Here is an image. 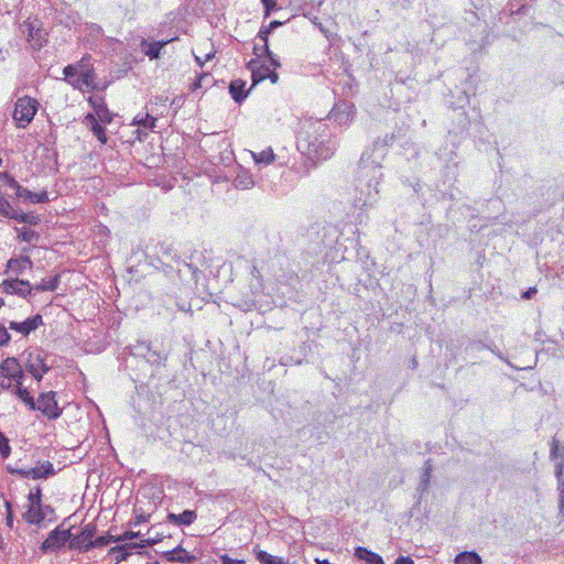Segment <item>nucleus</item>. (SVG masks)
Here are the masks:
<instances>
[{"mask_svg": "<svg viewBox=\"0 0 564 564\" xmlns=\"http://www.w3.org/2000/svg\"><path fill=\"white\" fill-rule=\"evenodd\" d=\"M392 141L393 137L387 138L380 150L377 149L379 141H376L371 152L366 151L362 153L358 164L357 183L352 198V207L355 209L367 210L377 203L379 196L378 186L382 177L381 161L386 154L384 148L391 144Z\"/></svg>", "mask_w": 564, "mask_h": 564, "instance_id": "1", "label": "nucleus"}, {"mask_svg": "<svg viewBox=\"0 0 564 564\" xmlns=\"http://www.w3.org/2000/svg\"><path fill=\"white\" fill-rule=\"evenodd\" d=\"M297 149L314 162L330 158L335 152L336 144L330 138L327 127L318 123L312 132L307 131L299 137Z\"/></svg>", "mask_w": 564, "mask_h": 564, "instance_id": "2", "label": "nucleus"}, {"mask_svg": "<svg viewBox=\"0 0 564 564\" xmlns=\"http://www.w3.org/2000/svg\"><path fill=\"white\" fill-rule=\"evenodd\" d=\"M550 457L555 460V477L557 479L558 490V511L560 516L564 518V447H560L555 437L552 438L550 444Z\"/></svg>", "mask_w": 564, "mask_h": 564, "instance_id": "3", "label": "nucleus"}, {"mask_svg": "<svg viewBox=\"0 0 564 564\" xmlns=\"http://www.w3.org/2000/svg\"><path fill=\"white\" fill-rule=\"evenodd\" d=\"M39 102L35 98L24 96L18 98L12 118L18 128H26L37 112Z\"/></svg>", "mask_w": 564, "mask_h": 564, "instance_id": "4", "label": "nucleus"}, {"mask_svg": "<svg viewBox=\"0 0 564 564\" xmlns=\"http://www.w3.org/2000/svg\"><path fill=\"white\" fill-rule=\"evenodd\" d=\"M158 253L160 256V261L162 262V264L166 265L171 270L174 269V267L171 262L172 261L175 262V264H176L175 270L177 271L178 275H182V274L186 275L188 273L192 278L195 276V274L197 272V268H194L192 264H188L185 261H181L180 258H177L176 252L172 245L161 243L159 246Z\"/></svg>", "mask_w": 564, "mask_h": 564, "instance_id": "5", "label": "nucleus"}, {"mask_svg": "<svg viewBox=\"0 0 564 564\" xmlns=\"http://www.w3.org/2000/svg\"><path fill=\"white\" fill-rule=\"evenodd\" d=\"M96 534V524L87 523L83 527L79 534H73L70 536L69 547L78 549L83 552H87L93 549V541Z\"/></svg>", "mask_w": 564, "mask_h": 564, "instance_id": "6", "label": "nucleus"}, {"mask_svg": "<svg viewBox=\"0 0 564 564\" xmlns=\"http://www.w3.org/2000/svg\"><path fill=\"white\" fill-rule=\"evenodd\" d=\"M70 529L63 530L57 527L50 532L47 539L42 543L41 551L47 553L59 550L67 541L70 542Z\"/></svg>", "mask_w": 564, "mask_h": 564, "instance_id": "7", "label": "nucleus"}, {"mask_svg": "<svg viewBox=\"0 0 564 564\" xmlns=\"http://www.w3.org/2000/svg\"><path fill=\"white\" fill-rule=\"evenodd\" d=\"M55 392L50 391L46 393H42L36 403V410L41 411L43 415L47 416L51 420H55L61 416L62 410L57 405V401L55 399Z\"/></svg>", "mask_w": 564, "mask_h": 564, "instance_id": "8", "label": "nucleus"}, {"mask_svg": "<svg viewBox=\"0 0 564 564\" xmlns=\"http://www.w3.org/2000/svg\"><path fill=\"white\" fill-rule=\"evenodd\" d=\"M0 375L3 378L13 380L15 384H22L24 377L22 367L14 357H8L1 362Z\"/></svg>", "mask_w": 564, "mask_h": 564, "instance_id": "9", "label": "nucleus"}, {"mask_svg": "<svg viewBox=\"0 0 564 564\" xmlns=\"http://www.w3.org/2000/svg\"><path fill=\"white\" fill-rule=\"evenodd\" d=\"M282 23L280 21H271L268 25H262L258 33V37L263 41V52L265 54V57L268 58V61L271 62V65L274 68H279L281 64L279 58L269 48L268 36L274 29H276Z\"/></svg>", "mask_w": 564, "mask_h": 564, "instance_id": "10", "label": "nucleus"}, {"mask_svg": "<svg viewBox=\"0 0 564 564\" xmlns=\"http://www.w3.org/2000/svg\"><path fill=\"white\" fill-rule=\"evenodd\" d=\"M247 68L251 72V87H254L257 84L270 76V72L272 70L273 66L271 65L270 61L268 65L264 63L260 64L258 58H252L250 62H248Z\"/></svg>", "mask_w": 564, "mask_h": 564, "instance_id": "11", "label": "nucleus"}, {"mask_svg": "<svg viewBox=\"0 0 564 564\" xmlns=\"http://www.w3.org/2000/svg\"><path fill=\"white\" fill-rule=\"evenodd\" d=\"M0 286L2 291L8 294H17L20 296H26L31 293L32 286L29 281L20 279H8L4 280Z\"/></svg>", "mask_w": 564, "mask_h": 564, "instance_id": "12", "label": "nucleus"}, {"mask_svg": "<svg viewBox=\"0 0 564 564\" xmlns=\"http://www.w3.org/2000/svg\"><path fill=\"white\" fill-rule=\"evenodd\" d=\"M159 541H160V539H151V538L142 539V540H140L139 543H137V542L126 543L123 545L113 547L111 551L113 553H117V558L119 561H124L132 553L133 550L143 549L149 545H154Z\"/></svg>", "mask_w": 564, "mask_h": 564, "instance_id": "13", "label": "nucleus"}, {"mask_svg": "<svg viewBox=\"0 0 564 564\" xmlns=\"http://www.w3.org/2000/svg\"><path fill=\"white\" fill-rule=\"evenodd\" d=\"M43 324V318L40 314L31 316L23 322H10L9 328L28 336L31 332L35 330Z\"/></svg>", "mask_w": 564, "mask_h": 564, "instance_id": "14", "label": "nucleus"}, {"mask_svg": "<svg viewBox=\"0 0 564 564\" xmlns=\"http://www.w3.org/2000/svg\"><path fill=\"white\" fill-rule=\"evenodd\" d=\"M26 370L36 379L41 380L43 375L48 371V367L44 364L43 358L40 354L33 356L30 354L26 364Z\"/></svg>", "mask_w": 564, "mask_h": 564, "instance_id": "15", "label": "nucleus"}, {"mask_svg": "<svg viewBox=\"0 0 564 564\" xmlns=\"http://www.w3.org/2000/svg\"><path fill=\"white\" fill-rule=\"evenodd\" d=\"M33 262L28 254L20 258H11L7 263L6 273L12 272L17 275L22 274L26 269L31 270Z\"/></svg>", "mask_w": 564, "mask_h": 564, "instance_id": "16", "label": "nucleus"}, {"mask_svg": "<svg viewBox=\"0 0 564 564\" xmlns=\"http://www.w3.org/2000/svg\"><path fill=\"white\" fill-rule=\"evenodd\" d=\"M22 518L29 524L37 525L39 528H45V520L41 513V509L39 505H28L25 512L22 514Z\"/></svg>", "mask_w": 564, "mask_h": 564, "instance_id": "17", "label": "nucleus"}, {"mask_svg": "<svg viewBox=\"0 0 564 564\" xmlns=\"http://www.w3.org/2000/svg\"><path fill=\"white\" fill-rule=\"evenodd\" d=\"M165 557L170 562H180L184 564H191L195 561V556L189 554L182 546H177L172 551L165 552Z\"/></svg>", "mask_w": 564, "mask_h": 564, "instance_id": "18", "label": "nucleus"}, {"mask_svg": "<svg viewBox=\"0 0 564 564\" xmlns=\"http://www.w3.org/2000/svg\"><path fill=\"white\" fill-rule=\"evenodd\" d=\"M166 518L170 523L177 525H189L196 520L197 514L193 510H185L180 514L170 512Z\"/></svg>", "mask_w": 564, "mask_h": 564, "instance_id": "19", "label": "nucleus"}, {"mask_svg": "<svg viewBox=\"0 0 564 564\" xmlns=\"http://www.w3.org/2000/svg\"><path fill=\"white\" fill-rule=\"evenodd\" d=\"M355 556L365 561L367 564H384L382 557L379 554L362 546L356 547Z\"/></svg>", "mask_w": 564, "mask_h": 564, "instance_id": "20", "label": "nucleus"}, {"mask_svg": "<svg viewBox=\"0 0 564 564\" xmlns=\"http://www.w3.org/2000/svg\"><path fill=\"white\" fill-rule=\"evenodd\" d=\"M28 29V41L34 48H41L45 42L43 32L32 23H25Z\"/></svg>", "mask_w": 564, "mask_h": 564, "instance_id": "21", "label": "nucleus"}, {"mask_svg": "<svg viewBox=\"0 0 564 564\" xmlns=\"http://www.w3.org/2000/svg\"><path fill=\"white\" fill-rule=\"evenodd\" d=\"M245 87L246 82L242 79H235L229 85V93L232 99L238 104L245 100L248 95V91H245Z\"/></svg>", "mask_w": 564, "mask_h": 564, "instance_id": "22", "label": "nucleus"}, {"mask_svg": "<svg viewBox=\"0 0 564 564\" xmlns=\"http://www.w3.org/2000/svg\"><path fill=\"white\" fill-rule=\"evenodd\" d=\"M234 186L239 189H248L254 185L252 175L246 171L240 170L232 182Z\"/></svg>", "mask_w": 564, "mask_h": 564, "instance_id": "23", "label": "nucleus"}, {"mask_svg": "<svg viewBox=\"0 0 564 564\" xmlns=\"http://www.w3.org/2000/svg\"><path fill=\"white\" fill-rule=\"evenodd\" d=\"M79 90H90L96 87L95 85V73L94 70L84 69L83 73H78Z\"/></svg>", "mask_w": 564, "mask_h": 564, "instance_id": "24", "label": "nucleus"}, {"mask_svg": "<svg viewBox=\"0 0 564 564\" xmlns=\"http://www.w3.org/2000/svg\"><path fill=\"white\" fill-rule=\"evenodd\" d=\"M455 564H482L481 557L474 551H464L456 555Z\"/></svg>", "mask_w": 564, "mask_h": 564, "instance_id": "25", "label": "nucleus"}, {"mask_svg": "<svg viewBox=\"0 0 564 564\" xmlns=\"http://www.w3.org/2000/svg\"><path fill=\"white\" fill-rule=\"evenodd\" d=\"M354 110V106L350 104H341L336 106L335 109H333L332 113L333 117L338 120L340 123L346 122L349 120V117L351 116Z\"/></svg>", "mask_w": 564, "mask_h": 564, "instance_id": "26", "label": "nucleus"}, {"mask_svg": "<svg viewBox=\"0 0 564 564\" xmlns=\"http://www.w3.org/2000/svg\"><path fill=\"white\" fill-rule=\"evenodd\" d=\"M86 121L90 123V129L94 135L101 142H107V135L104 127L97 121L94 115L89 113L86 116Z\"/></svg>", "mask_w": 564, "mask_h": 564, "instance_id": "27", "label": "nucleus"}, {"mask_svg": "<svg viewBox=\"0 0 564 564\" xmlns=\"http://www.w3.org/2000/svg\"><path fill=\"white\" fill-rule=\"evenodd\" d=\"M32 469L37 474L36 476H34V479H46L55 475L54 466L48 460L41 463L40 465L33 467Z\"/></svg>", "mask_w": 564, "mask_h": 564, "instance_id": "28", "label": "nucleus"}, {"mask_svg": "<svg viewBox=\"0 0 564 564\" xmlns=\"http://www.w3.org/2000/svg\"><path fill=\"white\" fill-rule=\"evenodd\" d=\"M13 392L20 400L29 405L30 410H36V403L26 388H23L22 384H15Z\"/></svg>", "mask_w": 564, "mask_h": 564, "instance_id": "29", "label": "nucleus"}, {"mask_svg": "<svg viewBox=\"0 0 564 564\" xmlns=\"http://www.w3.org/2000/svg\"><path fill=\"white\" fill-rule=\"evenodd\" d=\"M0 213L4 217L14 219L18 221L21 210H17L7 199L0 198Z\"/></svg>", "mask_w": 564, "mask_h": 564, "instance_id": "30", "label": "nucleus"}, {"mask_svg": "<svg viewBox=\"0 0 564 564\" xmlns=\"http://www.w3.org/2000/svg\"><path fill=\"white\" fill-rule=\"evenodd\" d=\"M20 198L23 200H29L31 203H46V202H48V194L46 191H42L40 193H33V192L29 191L28 188H25Z\"/></svg>", "mask_w": 564, "mask_h": 564, "instance_id": "31", "label": "nucleus"}, {"mask_svg": "<svg viewBox=\"0 0 564 564\" xmlns=\"http://www.w3.org/2000/svg\"><path fill=\"white\" fill-rule=\"evenodd\" d=\"M158 119L150 116L149 113H139L134 117L133 119V123L139 126V127H143L145 129H151L153 130L155 128V123H156Z\"/></svg>", "mask_w": 564, "mask_h": 564, "instance_id": "32", "label": "nucleus"}, {"mask_svg": "<svg viewBox=\"0 0 564 564\" xmlns=\"http://www.w3.org/2000/svg\"><path fill=\"white\" fill-rule=\"evenodd\" d=\"M432 471H433V466L431 464V460L429 459L424 464L423 474H422L421 481H420V485H419V489L422 492H424V491H426L429 489L430 480H431V477H432Z\"/></svg>", "mask_w": 564, "mask_h": 564, "instance_id": "33", "label": "nucleus"}, {"mask_svg": "<svg viewBox=\"0 0 564 564\" xmlns=\"http://www.w3.org/2000/svg\"><path fill=\"white\" fill-rule=\"evenodd\" d=\"M59 284V275H54L50 279H43L41 283L36 284L34 286V290L36 291H55L58 288Z\"/></svg>", "mask_w": 564, "mask_h": 564, "instance_id": "34", "label": "nucleus"}, {"mask_svg": "<svg viewBox=\"0 0 564 564\" xmlns=\"http://www.w3.org/2000/svg\"><path fill=\"white\" fill-rule=\"evenodd\" d=\"M252 156L257 163H263V164H269V163L273 162V160L275 158L273 150L271 148H268L260 152H252Z\"/></svg>", "mask_w": 564, "mask_h": 564, "instance_id": "35", "label": "nucleus"}, {"mask_svg": "<svg viewBox=\"0 0 564 564\" xmlns=\"http://www.w3.org/2000/svg\"><path fill=\"white\" fill-rule=\"evenodd\" d=\"M256 557L261 564H284L282 558L261 550L256 552Z\"/></svg>", "mask_w": 564, "mask_h": 564, "instance_id": "36", "label": "nucleus"}, {"mask_svg": "<svg viewBox=\"0 0 564 564\" xmlns=\"http://www.w3.org/2000/svg\"><path fill=\"white\" fill-rule=\"evenodd\" d=\"M151 345L147 341H138L130 347L131 354L135 357L145 358L149 355Z\"/></svg>", "mask_w": 564, "mask_h": 564, "instance_id": "37", "label": "nucleus"}, {"mask_svg": "<svg viewBox=\"0 0 564 564\" xmlns=\"http://www.w3.org/2000/svg\"><path fill=\"white\" fill-rule=\"evenodd\" d=\"M18 238L25 242H36L40 238L39 234L28 228L17 229Z\"/></svg>", "mask_w": 564, "mask_h": 564, "instance_id": "38", "label": "nucleus"}, {"mask_svg": "<svg viewBox=\"0 0 564 564\" xmlns=\"http://www.w3.org/2000/svg\"><path fill=\"white\" fill-rule=\"evenodd\" d=\"M144 359L152 366H161L166 360V356L162 355L158 350H153L151 347L149 355H147Z\"/></svg>", "mask_w": 564, "mask_h": 564, "instance_id": "39", "label": "nucleus"}, {"mask_svg": "<svg viewBox=\"0 0 564 564\" xmlns=\"http://www.w3.org/2000/svg\"><path fill=\"white\" fill-rule=\"evenodd\" d=\"M167 43L165 42H154L148 45V48L145 50L147 56L150 57V59L159 58L160 52L162 47Z\"/></svg>", "mask_w": 564, "mask_h": 564, "instance_id": "40", "label": "nucleus"}, {"mask_svg": "<svg viewBox=\"0 0 564 564\" xmlns=\"http://www.w3.org/2000/svg\"><path fill=\"white\" fill-rule=\"evenodd\" d=\"M28 505H42V490L40 487H36L32 490L28 496Z\"/></svg>", "mask_w": 564, "mask_h": 564, "instance_id": "41", "label": "nucleus"}, {"mask_svg": "<svg viewBox=\"0 0 564 564\" xmlns=\"http://www.w3.org/2000/svg\"><path fill=\"white\" fill-rule=\"evenodd\" d=\"M40 216L39 215H33V214H26V213H21L18 221L19 223H23V224H29V225H32V226H35L40 223Z\"/></svg>", "mask_w": 564, "mask_h": 564, "instance_id": "42", "label": "nucleus"}, {"mask_svg": "<svg viewBox=\"0 0 564 564\" xmlns=\"http://www.w3.org/2000/svg\"><path fill=\"white\" fill-rule=\"evenodd\" d=\"M41 513L44 517L45 523L54 521L55 510L50 505H40Z\"/></svg>", "mask_w": 564, "mask_h": 564, "instance_id": "43", "label": "nucleus"}, {"mask_svg": "<svg viewBox=\"0 0 564 564\" xmlns=\"http://www.w3.org/2000/svg\"><path fill=\"white\" fill-rule=\"evenodd\" d=\"M96 116L102 123H109L111 121V115L109 110L104 106H99L98 108H96Z\"/></svg>", "mask_w": 564, "mask_h": 564, "instance_id": "44", "label": "nucleus"}, {"mask_svg": "<svg viewBox=\"0 0 564 564\" xmlns=\"http://www.w3.org/2000/svg\"><path fill=\"white\" fill-rule=\"evenodd\" d=\"M111 542H117L116 538H113L112 535L98 536L93 541V547H102L110 544Z\"/></svg>", "mask_w": 564, "mask_h": 564, "instance_id": "45", "label": "nucleus"}, {"mask_svg": "<svg viewBox=\"0 0 564 564\" xmlns=\"http://www.w3.org/2000/svg\"><path fill=\"white\" fill-rule=\"evenodd\" d=\"M7 184L10 188H12L17 195V197H21L25 187H22L13 177L7 176Z\"/></svg>", "mask_w": 564, "mask_h": 564, "instance_id": "46", "label": "nucleus"}, {"mask_svg": "<svg viewBox=\"0 0 564 564\" xmlns=\"http://www.w3.org/2000/svg\"><path fill=\"white\" fill-rule=\"evenodd\" d=\"M74 66L78 67V73H83L84 69L94 70L89 56H84L78 63L74 64Z\"/></svg>", "mask_w": 564, "mask_h": 564, "instance_id": "47", "label": "nucleus"}, {"mask_svg": "<svg viewBox=\"0 0 564 564\" xmlns=\"http://www.w3.org/2000/svg\"><path fill=\"white\" fill-rule=\"evenodd\" d=\"M12 473L19 475L22 478H28V479H34V476L37 475L36 471H33L32 468H29V469H15V470H12Z\"/></svg>", "mask_w": 564, "mask_h": 564, "instance_id": "48", "label": "nucleus"}, {"mask_svg": "<svg viewBox=\"0 0 564 564\" xmlns=\"http://www.w3.org/2000/svg\"><path fill=\"white\" fill-rule=\"evenodd\" d=\"M64 79L67 80L78 74V67L74 65H67L63 69Z\"/></svg>", "mask_w": 564, "mask_h": 564, "instance_id": "49", "label": "nucleus"}, {"mask_svg": "<svg viewBox=\"0 0 564 564\" xmlns=\"http://www.w3.org/2000/svg\"><path fill=\"white\" fill-rule=\"evenodd\" d=\"M6 510H7V517L6 521L8 527L12 528L13 525V512H12V505L9 501H4Z\"/></svg>", "mask_w": 564, "mask_h": 564, "instance_id": "50", "label": "nucleus"}, {"mask_svg": "<svg viewBox=\"0 0 564 564\" xmlns=\"http://www.w3.org/2000/svg\"><path fill=\"white\" fill-rule=\"evenodd\" d=\"M261 2L263 4V7H264L265 17L270 15L271 11L276 6V0H261Z\"/></svg>", "mask_w": 564, "mask_h": 564, "instance_id": "51", "label": "nucleus"}, {"mask_svg": "<svg viewBox=\"0 0 564 564\" xmlns=\"http://www.w3.org/2000/svg\"><path fill=\"white\" fill-rule=\"evenodd\" d=\"M220 562L221 564H246L243 560H235L227 554L220 556Z\"/></svg>", "mask_w": 564, "mask_h": 564, "instance_id": "52", "label": "nucleus"}, {"mask_svg": "<svg viewBox=\"0 0 564 564\" xmlns=\"http://www.w3.org/2000/svg\"><path fill=\"white\" fill-rule=\"evenodd\" d=\"M140 536V532L127 531L121 536L116 538V541L132 540Z\"/></svg>", "mask_w": 564, "mask_h": 564, "instance_id": "53", "label": "nucleus"}, {"mask_svg": "<svg viewBox=\"0 0 564 564\" xmlns=\"http://www.w3.org/2000/svg\"><path fill=\"white\" fill-rule=\"evenodd\" d=\"M10 340V335L6 327L0 325V346L7 344Z\"/></svg>", "mask_w": 564, "mask_h": 564, "instance_id": "54", "label": "nucleus"}, {"mask_svg": "<svg viewBox=\"0 0 564 564\" xmlns=\"http://www.w3.org/2000/svg\"><path fill=\"white\" fill-rule=\"evenodd\" d=\"M11 381L12 380H9L7 378H3L1 375H0V389H3V390H9L11 388Z\"/></svg>", "mask_w": 564, "mask_h": 564, "instance_id": "55", "label": "nucleus"}, {"mask_svg": "<svg viewBox=\"0 0 564 564\" xmlns=\"http://www.w3.org/2000/svg\"><path fill=\"white\" fill-rule=\"evenodd\" d=\"M394 564H414L413 560L409 556H400Z\"/></svg>", "mask_w": 564, "mask_h": 564, "instance_id": "56", "label": "nucleus"}, {"mask_svg": "<svg viewBox=\"0 0 564 564\" xmlns=\"http://www.w3.org/2000/svg\"><path fill=\"white\" fill-rule=\"evenodd\" d=\"M275 69H276V68H274V67H273V68H272V70L270 72V76H268V77H267L268 79H270V82H271L272 84H276V83H278V80H279V75H278V73L275 72Z\"/></svg>", "mask_w": 564, "mask_h": 564, "instance_id": "57", "label": "nucleus"}, {"mask_svg": "<svg viewBox=\"0 0 564 564\" xmlns=\"http://www.w3.org/2000/svg\"><path fill=\"white\" fill-rule=\"evenodd\" d=\"M78 74L75 75L74 77H70L69 79H67L66 82L72 85L74 88L78 89L79 87V83H78Z\"/></svg>", "mask_w": 564, "mask_h": 564, "instance_id": "58", "label": "nucleus"}, {"mask_svg": "<svg viewBox=\"0 0 564 564\" xmlns=\"http://www.w3.org/2000/svg\"><path fill=\"white\" fill-rule=\"evenodd\" d=\"M536 293L535 288H530L528 291H525L522 295L523 299L529 300Z\"/></svg>", "mask_w": 564, "mask_h": 564, "instance_id": "59", "label": "nucleus"}, {"mask_svg": "<svg viewBox=\"0 0 564 564\" xmlns=\"http://www.w3.org/2000/svg\"><path fill=\"white\" fill-rule=\"evenodd\" d=\"M253 54L257 55L258 57L264 55V52H263V45L262 46H259V45H254L253 47Z\"/></svg>", "mask_w": 564, "mask_h": 564, "instance_id": "60", "label": "nucleus"}, {"mask_svg": "<svg viewBox=\"0 0 564 564\" xmlns=\"http://www.w3.org/2000/svg\"><path fill=\"white\" fill-rule=\"evenodd\" d=\"M145 520H147V519H145V517L140 516V517H138V518L135 519V521H134V525H138V524H140L141 522H144Z\"/></svg>", "mask_w": 564, "mask_h": 564, "instance_id": "61", "label": "nucleus"}, {"mask_svg": "<svg viewBox=\"0 0 564 564\" xmlns=\"http://www.w3.org/2000/svg\"><path fill=\"white\" fill-rule=\"evenodd\" d=\"M0 441H2L6 445V449L9 451V446H8V440L0 433Z\"/></svg>", "mask_w": 564, "mask_h": 564, "instance_id": "62", "label": "nucleus"}, {"mask_svg": "<svg viewBox=\"0 0 564 564\" xmlns=\"http://www.w3.org/2000/svg\"><path fill=\"white\" fill-rule=\"evenodd\" d=\"M473 348H475V349H481V348H485V345H484V344H481V343H476V344H474V345H473Z\"/></svg>", "mask_w": 564, "mask_h": 564, "instance_id": "63", "label": "nucleus"}, {"mask_svg": "<svg viewBox=\"0 0 564 564\" xmlns=\"http://www.w3.org/2000/svg\"><path fill=\"white\" fill-rule=\"evenodd\" d=\"M316 564H332V563H329L327 560H324V561H317Z\"/></svg>", "mask_w": 564, "mask_h": 564, "instance_id": "64", "label": "nucleus"}]
</instances>
